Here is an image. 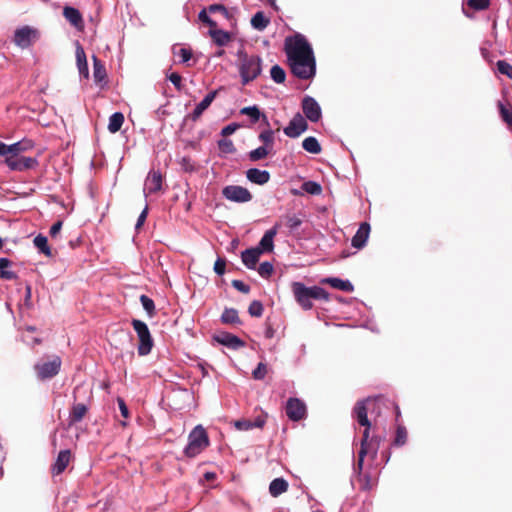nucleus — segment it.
I'll return each mask as SVG.
<instances>
[{
    "label": "nucleus",
    "mask_w": 512,
    "mask_h": 512,
    "mask_svg": "<svg viewBox=\"0 0 512 512\" xmlns=\"http://www.w3.org/2000/svg\"><path fill=\"white\" fill-rule=\"evenodd\" d=\"M285 53L291 72L299 79L308 80L315 76L316 60L311 45L302 34L285 39Z\"/></svg>",
    "instance_id": "f257e3e1"
},
{
    "label": "nucleus",
    "mask_w": 512,
    "mask_h": 512,
    "mask_svg": "<svg viewBox=\"0 0 512 512\" xmlns=\"http://www.w3.org/2000/svg\"><path fill=\"white\" fill-rule=\"evenodd\" d=\"M292 291L297 303L304 309L309 310L313 307L312 300H328V293L318 286L306 287L301 282H293Z\"/></svg>",
    "instance_id": "f03ea898"
},
{
    "label": "nucleus",
    "mask_w": 512,
    "mask_h": 512,
    "mask_svg": "<svg viewBox=\"0 0 512 512\" xmlns=\"http://www.w3.org/2000/svg\"><path fill=\"white\" fill-rule=\"evenodd\" d=\"M239 73L243 85L256 79L262 71V60L256 55L239 52Z\"/></svg>",
    "instance_id": "7ed1b4c3"
},
{
    "label": "nucleus",
    "mask_w": 512,
    "mask_h": 512,
    "mask_svg": "<svg viewBox=\"0 0 512 512\" xmlns=\"http://www.w3.org/2000/svg\"><path fill=\"white\" fill-rule=\"evenodd\" d=\"M210 444L206 430L197 425L188 436V444L184 449V454L188 458H194L199 455Z\"/></svg>",
    "instance_id": "20e7f679"
},
{
    "label": "nucleus",
    "mask_w": 512,
    "mask_h": 512,
    "mask_svg": "<svg viewBox=\"0 0 512 512\" xmlns=\"http://www.w3.org/2000/svg\"><path fill=\"white\" fill-rule=\"evenodd\" d=\"M132 326L139 339L138 354L140 356L148 355L153 347V339L147 324L141 320L133 319Z\"/></svg>",
    "instance_id": "39448f33"
},
{
    "label": "nucleus",
    "mask_w": 512,
    "mask_h": 512,
    "mask_svg": "<svg viewBox=\"0 0 512 512\" xmlns=\"http://www.w3.org/2000/svg\"><path fill=\"white\" fill-rule=\"evenodd\" d=\"M61 365V358L55 355L49 361L36 363L34 370L39 380H46L55 377L59 373Z\"/></svg>",
    "instance_id": "423d86ee"
},
{
    "label": "nucleus",
    "mask_w": 512,
    "mask_h": 512,
    "mask_svg": "<svg viewBox=\"0 0 512 512\" xmlns=\"http://www.w3.org/2000/svg\"><path fill=\"white\" fill-rule=\"evenodd\" d=\"M381 396L376 397H368L364 400L357 401L354 408H353V417L357 420V422L361 426H371V422L368 419V410L370 409V406L375 404L378 401H381Z\"/></svg>",
    "instance_id": "0eeeda50"
},
{
    "label": "nucleus",
    "mask_w": 512,
    "mask_h": 512,
    "mask_svg": "<svg viewBox=\"0 0 512 512\" xmlns=\"http://www.w3.org/2000/svg\"><path fill=\"white\" fill-rule=\"evenodd\" d=\"M4 163L13 171H26L38 166V160L33 157L7 156Z\"/></svg>",
    "instance_id": "6e6552de"
},
{
    "label": "nucleus",
    "mask_w": 512,
    "mask_h": 512,
    "mask_svg": "<svg viewBox=\"0 0 512 512\" xmlns=\"http://www.w3.org/2000/svg\"><path fill=\"white\" fill-rule=\"evenodd\" d=\"M222 194L227 200L237 203H246L252 199L250 191L247 188L238 185H229L224 187Z\"/></svg>",
    "instance_id": "1a4fd4ad"
},
{
    "label": "nucleus",
    "mask_w": 512,
    "mask_h": 512,
    "mask_svg": "<svg viewBox=\"0 0 512 512\" xmlns=\"http://www.w3.org/2000/svg\"><path fill=\"white\" fill-rule=\"evenodd\" d=\"M38 32L37 30L24 26L15 31L14 34V42L17 46L21 48H28L32 45V43L37 38Z\"/></svg>",
    "instance_id": "9d476101"
},
{
    "label": "nucleus",
    "mask_w": 512,
    "mask_h": 512,
    "mask_svg": "<svg viewBox=\"0 0 512 512\" xmlns=\"http://www.w3.org/2000/svg\"><path fill=\"white\" fill-rule=\"evenodd\" d=\"M301 106L305 117L309 121L318 122L321 119V107L313 97L305 96L302 100Z\"/></svg>",
    "instance_id": "9b49d317"
},
{
    "label": "nucleus",
    "mask_w": 512,
    "mask_h": 512,
    "mask_svg": "<svg viewBox=\"0 0 512 512\" xmlns=\"http://www.w3.org/2000/svg\"><path fill=\"white\" fill-rule=\"evenodd\" d=\"M286 415L292 421H299L306 415V405L298 398H289L286 404Z\"/></svg>",
    "instance_id": "f8f14e48"
},
{
    "label": "nucleus",
    "mask_w": 512,
    "mask_h": 512,
    "mask_svg": "<svg viewBox=\"0 0 512 512\" xmlns=\"http://www.w3.org/2000/svg\"><path fill=\"white\" fill-rule=\"evenodd\" d=\"M307 129V121L300 113H297L290 120L288 126L284 128V133L290 138H296Z\"/></svg>",
    "instance_id": "ddd939ff"
},
{
    "label": "nucleus",
    "mask_w": 512,
    "mask_h": 512,
    "mask_svg": "<svg viewBox=\"0 0 512 512\" xmlns=\"http://www.w3.org/2000/svg\"><path fill=\"white\" fill-rule=\"evenodd\" d=\"M220 89H217V90H213L211 92H209L205 97L204 99L195 107V109L193 110V112L191 114H189L186 119H190L192 120L193 122H196L200 119V117L202 116L203 112L208 109V107L211 105V103L214 101V99L216 98V96L218 95V92H219Z\"/></svg>",
    "instance_id": "4468645a"
},
{
    "label": "nucleus",
    "mask_w": 512,
    "mask_h": 512,
    "mask_svg": "<svg viewBox=\"0 0 512 512\" xmlns=\"http://www.w3.org/2000/svg\"><path fill=\"white\" fill-rule=\"evenodd\" d=\"M72 455L71 451L69 449L61 450L58 453V456L56 458V461L51 466V474L52 476H58L62 474L65 469L68 467L70 461H71Z\"/></svg>",
    "instance_id": "2eb2a0df"
},
{
    "label": "nucleus",
    "mask_w": 512,
    "mask_h": 512,
    "mask_svg": "<svg viewBox=\"0 0 512 512\" xmlns=\"http://www.w3.org/2000/svg\"><path fill=\"white\" fill-rule=\"evenodd\" d=\"M280 223H276L271 229L267 230L263 237L261 238L259 245L255 247L257 250L261 251V254L264 252H272L274 249L273 239L278 233Z\"/></svg>",
    "instance_id": "dca6fc26"
},
{
    "label": "nucleus",
    "mask_w": 512,
    "mask_h": 512,
    "mask_svg": "<svg viewBox=\"0 0 512 512\" xmlns=\"http://www.w3.org/2000/svg\"><path fill=\"white\" fill-rule=\"evenodd\" d=\"M214 339L229 348L239 349L245 346V342L234 334L228 332H221L214 336Z\"/></svg>",
    "instance_id": "f3484780"
},
{
    "label": "nucleus",
    "mask_w": 512,
    "mask_h": 512,
    "mask_svg": "<svg viewBox=\"0 0 512 512\" xmlns=\"http://www.w3.org/2000/svg\"><path fill=\"white\" fill-rule=\"evenodd\" d=\"M162 188V175L159 171H150L145 181V195L156 193Z\"/></svg>",
    "instance_id": "a211bd4d"
},
{
    "label": "nucleus",
    "mask_w": 512,
    "mask_h": 512,
    "mask_svg": "<svg viewBox=\"0 0 512 512\" xmlns=\"http://www.w3.org/2000/svg\"><path fill=\"white\" fill-rule=\"evenodd\" d=\"M364 427H365V429L363 431L360 449H365V450L370 451L372 454V457L374 458V457H376V454H377V451L379 448L380 439H378L377 437H372L370 439L369 434H370L371 426H364Z\"/></svg>",
    "instance_id": "6ab92c4d"
},
{
    "label": "nucleus",
    "mask_w": 512,
    "mask_h": 512,
    "mask_svg": "<svg viewBox=\"0 0 512 512\" xmlns=\"http://www.w3.org/2000/svg\"><path fill=\"white\" fill-rule=\"evenodd\" d=\"M370 233V225L367 222L360 224L356 234L352 238V246L361 249L365 246Z\"/></svg>",
    "instance_id": "aec40b11"
},
{
    "label": "nucleus",
    "mask_w": 512,
    "mask_h": 512,
    "mask_svg": "<svg viewBox=\"0 0 512 512\" xmlns=\"http://www.w3.org/2000/svg\"><path fill=\"white\" fill-rule=\"evenodd\" d=\"M63 15L65 19L74 27L82 29L84 26L83 18L78 9L70 6H66L63 9Z\"/></svg>",
    "instance_id": "412c9836"
},
{
    "label": "nucleus",
    "mask_w": 512,
    "mask_h": 512,
    "mask_svg": "<svg viewBox=\"0 0 512 512\" xmlns=\"http://www.w3.org/2000/svg\"><path fill=\"white\" fill-rule=\"evenodd\" d=\"M246 177L252 183L264 185L270 180V173L266 170L251 168L247 170Z\"/></svg>",
    "instance_id": "4be33fe9"
},
{
    "label": "nucleus",
    "mask_w": 512,
    "mask_h": 512,
    "mask_svg": "<svg viewBox=\"0 0 512 512\" xmlns=\"http://www.w3.org/2000/svg\"><path fill=\"white\" fill-rule=\"evenodd\" d=\"M260 255H261L260 250H257L255 247L249 248V249L244 250L241 253V259H242L243 264L248 269H255Z\"/></svg>",
    "instance_id": "5701e85b"
},
{
    "label": "nucleus",
    "mask_w": 512,
    "mask_h": 512,
    "mask_svg": "<svg viewBox=\"0 0 512 512\" xmlns=\"http://www.w3.org/2000/svg\"><path fill=\"white\" fill-rule=\"evenodd\" d=\"M88 412L87 405L83 403H75L71 407L70 413H69V425H74L80 421L83 420V418L86 416Z\"/></svg>",
    "instance_id": "b1692460"
},
{
    "label": "nucleus",
    "mask_w": 512,
    "mask_h": 512,
    "mask_svg": "<svg viewBox=\"0 0 512 512\" xmlns=\"http://www.w3.org/2000/svg\"><path fill=\"white\" fill-rule=\"evenodd\" d=\"M34 148V142L31 139L24 138L16 143L10 145L9 156H20L21 153L29 151Z\"/></svg>",
    "instance_id": "393cba45"
},
{
    "label": "nucleus",
    "mask_w": 512,
    "mask_h": 512,
    "mask_svg": "<svg viewBox=\"0 0 512 512\" xmlns=\"http://www.w3.org/2000/svg\"><path fill=\"white\" fill-rule=\"evenodd\" d=\"M322 283L329 284L331 287L344 292H352L354 290V286L350 281L340 278H326L322 280Z\"/></svg>",
    "instance_id": "a878e982"
},
{
    "label": "nucleus",
    "mask_w": 512,
    "mask_h": 512,
    "mask_svg": "<svg viewBox=\"0 0 512 512\" xmlns=\"http://www.w3.org/2000/svg\"><path fill=\"white\" fill-rule=\"evenodd\" d=\"M288 490V482L283 478H275L269 485V493L273 497H278Z\"/></svg>",
    "instance_id": "bb28decb"
},
{
    "label": "nucleus",
    "mask_w": 512,
    "mask_h": 512,
    "mask_svg": "<svg viewBox=\"0 0 512 512\" xmlns=\"http://www.w3.org/2000/svg\"><path fill=\"white\" fill-rule=\"evenodd\" d=\"M240 113L242 115L249 116L251 118L252 123H257L260 120V118L262 117V119L264 120L266 125L269 126V122L267 120V117L264 114H261L259 108L257 106H255V105L242 108L240 110Z\"/></svg>",
    "instance_id": "cd10ccee"
},
{
    "label": "nucleus",
    "mask_w": 512,
    "mask_h": 512,
    "mask_svg": "<svg viewBox=\"0 0 512 512\" xmlns=\"http://www.w3.org/2000/svg\"><path fill=\"white\" fill-rule=\"evenodd\" d=\"M209 35L218 46H224L231 40L230 33L221 29H209Z\"/></svg>",
    "instance_id": "c85d7f7f"
},
{
    "label": "nucleus",
    "mask_w": 512,
    "mask_h": 512,
    "mask_svg": "<svg viewBox=\"0 0 512 512\" xmlns=\"http://www.w3.org/2000/svg\"><path fill=\"white\" fill-rule=\"evenodd\" d=\"M76 60L80 74L88 76V64L83 47L78 43L76 47Z\"/></svg>",
    "instance_id": "c756f323"
},
{
    "label": "nucleus",
    "mask_w": 512,
    "mask_h": 512,
    "mask_svg": "<svg viewBox=\"0 0 512 512\" xmlns=\"http://www.w3.org/2000/svg\"><path fill=\"white\" fill-rule=\"evenodd\" d=\"M33 243L40 253L44 254L47 257L53 256L51 248L48 245V239L46 236L42 234L37 235L34 238Z\"/></svg>",
    "instance_id": "7c9ffc66"
},
{
    "label": "nucleus",
    "mask_w": 512,
    "mask_h": 512,
    "mask_svg": "<svg viewBox=\"0 0 512 512\" xmlns=\"http://www.w3.org/2000/svg\"><path fill=\"white\" fill-rule=\"evenodd\" d=\"M270 24V19L267 18L262 11L256 12L251 18V25L254 29L262 31Z\"/></svg>",
    "instance_id": "2f4dec72"
},
{
    "label": "nucleus",
    "mask_w": 512,
    "mask_h": 512,
    "mask_svg": "<svg viewBox=\"0 0 512 512\" xmlns=\"http://www.w3.org/2000/svg\"><path fill=\"white\" fill-rule=\"evenodd\" d=\"M302 147L305 151L312 154H319L322 150L318 140L313 136L305 138L302 142Z\"/></svg>",
    "instance_id": "473e14b6"
},
{
    "label": "nucleus",
    "mask_w": 512,
    "mask_h": 512,
    "mask_svg": "<svg viewBox=\"0 0 512 512\" xmlns=\"http://www.w3.org/2000/svg\"><path fill=\"white\" fill-rule=\"evenodd\" d=\"M124 123V115L121 112H115L109 118L108 130L111 133L118 132Z\"/></svg>",
    "instance_id": "72a5a7b5"
},
{
    "label": "nucleus",
    "mask_w": 512,
    "mask_h": 512,
    "mask_svg": "<svg viewBox=\"0 0 512 512\" xmlns=\"http://www.w3.org/2000/svg\"><path fill=\"white\" fill-rule=\"evenodd\" d=\"M12 262L8 258H0V278L6 280L16 279L17 275L10 270H7L10 267Z\"/></svg>",
    "instance_id": "f704fd0d"
},
{
    "label": "nucleus",
    "mask_w": 512,
    "mask_h": 512,
    "mask_svg": "<svg viewBox=\"0 0 512 512\" xmlns=\"http://www.w3.org/2000/svg\"><path fill=\"white\" fill-rule=\"evenodd\" d=\"M221 321L225 324H240L241 321L238 316V312L234 308H226L222 315Z\"/></svg>",
    "instance_id": "c9c22d12"
},
{
    "label": "nucleus",
    "mask_w": 512,
    "mask_h": 512,
    "mask_svg": "<svg viewBox=\"0 0 512 512\" xmlns=\"http://www.w3.org/2000/svg\"><path fill=\"white\" fill-rule=\"evenodd\" d=\"M281 223H284L290 230H296L302 224V219L294 214H286L281 217Z\"/></svg>",
    "instance_id": "e433bc0d"
},
{
    "label": "nucleus",
    "mask_w": 512,
    "mask_h": 512,
    "mask_svg": "<svg viewBox=\"0 0 512 512\" xmlns=\"http://www.w3.org/2000/svg\"><path fill=\"white\" fill-rule=\"evenodd\" d=\"M407 439H408L407 429L405 428V426L398 424L396 427V433H395V438H394L393 444L398 447L403 446L406 444Z\"/></svg>",
    "instance_id": "4c0bfd02"
},
{
    "label": "nucleus",
    "mask_w": 512,
    "mask_h": 512,
    "mask_svg": "<svg viewBox=\"0 0 512 512\" xmlns=\"http://www.w3.org/2000/svg\"><path fill=\"white\" fill-rule=\"evenodd\" d=\"M93 61H94V71H93L94 79L96 82H102L107 76L106 69H105L104 65L102 64V62L96 56L93 57Z\"/></svg>",
    "instance_id": "58836bf2"
},
{
    "label": "nucleus",
    "mask_w": 512,
    "mask_h": 512,
    "mask_svg": "<svg viewBox=\"0 0 512 512\" xmlns=\"http://www.w3.org/2000/svg\"><path fill=\"white\" fill-rule=\"evenodd\" d=\"M271 150L272 149H270L266 146H260L256 149L250 151L248 156L251 161L256 162V161L266 158L268 156V154L271 152Z\"/></svg>",
    "instance_id": "ea45409f"
},
{
    "label": "nucleus",
    "mask_w": 512,
    "mask_h": 512,
    "mask_svg": "<svg viewBox=\"0 0 512 512\" xmlns=\"http://www.w3.org/2000/svg\"><path fill=\"white\" fill-rule=\"evenodd\" d=\"M466 5L473 11H483L489 8L490 0H467Z\"/></svg>",
    "instance_id": "a19ab883"
},
{
    "label": "nucleus",
    "mask_w": 512,
    "mask_h": 512,
    "mask_svg": "<svg viewBox=\"0 0 512 512\" xmlns=\"http://www.w3.org/2000/svg\"><path fill=\"white\" fill-rule=\"evenodd\" d=\"M499 113L501 118L505 123L509 126H512V108L503 104L502 102L498 103Z\"/></svg>",
    "instance_id": "79ce46f5"
},
{
    "label": "nucleus",
    "mask_w": 512,
    "mask_h": 512,
    "mask_svg": "<svg viewBox=\"0 0 512 512\" xmlns=\"http://www.w3.org/2000/svg\"><path fill=\"white\" fill-rule=\"evenodd\" d=\"M259 139H260V141L263 142V144H264L263 146H266V147L272 149L273 144H274V131L271 129L263 130L259 134Z\"/></svg>",
    "instance_id": "37998d69"
},
{
    "label": "nucleus",
    "mask_w": 512,
    "mask_h": 512,
    "mask_svg": "<svg viewBox=\"0 0 512 512\" xmlns=\"http://www.w3.org/2000/svg\"><path fill=\"white\" fill-rule=\"evenodd\" d=\"M302 189L311 195H319L322 192V187L319 183L314 181H306L302 184Z\"/></svg>",
    "instance_id": "c03bdc74"
},
{
    "label": "nucleus",
    "mask_w": 512,
    "mask_h": 512,
    "mask_svg": "<svg viewBox=\"0 0 512 512\" xmlns=\"http://www.w3.org/2000/svg\"><path fill=\"white\" fill-rule=\"evenodd\" d=\"M270 75H271V78L276 83H279V84L283 83L286 78V73H285L284 69L281 68L279 65L272 66V68L270 70Z\"/></svg>",
    "instance_id": "a18cd8bd"
},
{
    "label": "nucleus",
    "mask_w": 512,
    "mask_h": 512,
    "mask_svg": "<svg viewBox=\"0 0 512 512\" xmlns=\"http://www.w3.org/2000/svg\"><path fill=\"white\" fill-rule=\"evenodd\" d=\"M264 311L263 304L258 301L254 300L250 303L248 312L252 317H261Z\"/></svg>",
    "instance_id": "49530a36"
},
{
    "label": "nucleus",
    "mask_w": 512,
    "mask_h": 512,
    "mask_svg": "<svg viewBox=\"0 0 512 512\" xmlns=\"http://www.w3.org/2000/svg\"><path fill=\"white\" fill-rule=\"evenodd\" d=\"M497 70L499 73L507 76L509 79H512V65L504 60H499L496 63Z\"/></svg>",
    "instance_id": "de8ad7c7"
},
{
    "label": "nucleus",
    "mask_w": 512,
    "mask_h": 512,
    "mask_svg": "<svg viewBox=\"0 0 512 512\" xmlns=\"http://www.w3.org/2000/svg\"><path fill=\"white\" fill-rule=\"evenodd\" d=\"M140 302H141L143 308L146 310V312L150 316H153L155 314V304H154V301L151 298H149L146 295H141L140 296Z\"/></svg>",
    "instance_id": "09e8293b"
},
{
    "label": "nucleus",
    "mask_w": 512,
    "mask_h": 512,
    "mask_svg": "<svg viewBox=\"0 0 512 512\" xmlns=\"http://www.w3.org/2000/svg\"><path fill=\"white\" fill-rule=\"evenodd\" d=\"M273 272H274V267L268 261L261 263L258 267V273L263 278H269Z\"/></svg>",
    "instance_id": "8fccbe9b"
},
{
    "label": "nucleus",
    "mask_w": 512,
    "mask_h": 512,
    "mask_svg": "<svg viewBox=\"0 0 512 512\" xmlns=\"http://www.w3.org/2000/svg\"><path fill=\"white\" fill-rule=\"evenodd\" d=\"M218 147L223 153H233L235 152V147L233 142L230 139L223 138L218 141Z\"/></svg>",
    "instance_id": "3c124183"
},
{
    "label": "nucleus",
    "mask_w": 512,
    "mask_h": 512,
    "mask_svg": "<svg viewBox=\"0 0 512 512\" xmlns=\"http://www.w3.org/2000/svg\"><path fill=\"white\" fill-rule=\"evenodd\" d=\"M267 374V365L263 362H260L257 367L252 372V377L255 380H262L265 378Z\"/></svg>",
    "instance_id": "603ef678"
},
{
    "label": "nucleus",
    "mask_w": 512,
    "mask_h": 512,
    "mask_svg": "<svg viewBox=\"0 0 512 512\" xmlns=\"http://www.w3.org/2000/svg\"><path fill=\"white\" fill-rule=\"evenodd\" d=\"M207 10L210 13L220 12L227 19H229L231 16L229 11L222 4H211L208 6Z\"/></svg>",
    "instance_id": "864d4df0"
},
{
    "label": "nucleus",
    "mask_w": 512,
    "mask_h": 512,
    "mask_svg": "<svg viewBox=\"0 0 512 512\" xmlns=\"http://www.w3.org/2000/svg\"><path fill=\"white\" fill-rule=\"evenodd\" d=\"M226 270V259L225 258H217V260L214 263V272L222 276L225 273Z\"/></svg>",
    "instance_id": "5fc2aeb1"
},
{
    "label": "nucleus",
    "mask_w": 512,
    "mask_h": 512,
    "mask_svg": "<svg viewBox=\"0 0 512 512\" xmlns=\"http://www.w3.org/2000/svg\"><path fill=\"white\" fill-rule=\"evenodd\" d=\"M231 284L239 292L244 294H248L250 292V287L241 280H232Z\"/></svg>",
    "instance_id": "6e6d98bb"
},
{
    "label": "nucleus",
    "mask_w": 512,
    "mask_h": 512,
    "mask_svg": "<svg viewBox=\"0 0 512 512\" xmlns=\"http://www.w3.org/2000/svg\"><path fill=\"white\" fill-rule=\"evenodd\" d=\"M235 427L238 430H243V431H247V430L253 429L252 428V424H251V420H248V419H242V420L236 421L235 422Z\"/></svg>",
    "instance_id": "4d7b16f0"
},
{
    "label": "nucleus",
    "mask_w": 512,
    "mask_h": 512,
    "mask_svg": "<svg viewBox=\"0 0 512 512\" xmlns=\"http://www.w3.org/2000/svg\"><path fill=\"white\" fill-rule=\"evenodd\" d=\"M238 128L239 125L236 123L229 124L222 129L221 135L226 138L227 136L233 134Z\"/></svg>",
    "instance_id": "13d9d810"
},
{
    "label": "nucleus",
    "mask_w": 512,
    "mask_h": 512,
    "mask_svg": "<svg viewBox=\"0 0 512 512\" xmlns=\"http://www.w3.org/2000/svg\"><path fill=\"white\" fill-rule=\"evenodd\" d=\"M183 63L188 62L192 58V51L187 48H181L178 52Z\"/></svg>",
    "instance_id": "bf43d9fd"
},
{
    "label": "nucleus",
    "mask_w": 512,
    "mask_h": 512,
    "mask_svg": "<svg viewBox=\"0 0 512 512\" xmlns=\"http://www.w3.org/2000/svg\"><path fill=\"white\" fill-rule=\"evenodd\" d=\"M169 80L173 83L177 90H181V80L182 77L178 73H172L169 75Z\"/></svg>",
    "instance_id": "052dcab7"
},
{
    "label": "nucleus",
    "mask_w": 512,
    "mask_h": 512,
    "mask_svg": "<svg viewBox=\"0 0 512 512\" xmlns=\"http://www.w3.org/2000/svg\"><path fill=\"white\" fill-rule=\"evenodd\" d=\"M147 214H148V207L146 206L144 208V210L141 212V214L139 215L138 219H137V223L135 225V228L138 230L140 229V227H142V225L144 224V222L146 221V218H147Z\"/></svg>",
    "instance_id": "680f3d73"
},
{
    "label": "nucleus",
    "mask_w": 512,
    "mask_h": 512,
    "mask_svg": "<svg viewBox=\"0 0 512 512\" xmlns=\"http://www.w3.org/2000/svg\"><path fill=\"white\" fill-rule=\"evenodd\" d=\"M117 402H118V405H119V409H120L121 415H122L124 418H128V416H129V411H128V408H127V406H126L125 401H124L122 398H118V399H117Z\"/></svg>",
    "instance_id": "e2e57ef3"
},
{
    "label": "nucleus",
    "mask_w": 512,
    "mask_h": 512,
    "mask_svg": "<svg viewBox=\"0 0 512 512\" xmlns=\"http://www.w3.org/2000/svg\"><path fill=\"white\" fill-rule=\"evenodd\" d=\"M62 221L55 222L50 228V236L55 238L62 228Z\"/></svg>",
    "instance_id": "0e129e2a"
},
{
    "label": "nucleus",
    "mask_w": 512,
    "mask_h": 512,
    "mask_svg": "<svg viewBox=\"0 0 512 512\" xmlns=\"http://www.w3.org/2000/svg\"><path fill=\"white\" fill-rule=\"evenodd\" d=\"M368 453H371L370 451L368 450H365V449H360L359 453H358V461H357V468L359 470L362 469L363 467V463H364V458L365 456L368 454Z\"/></svg>",
    "instance_id": "69168bd1"
},
{
    "label": "nucleus",
    "mask_w": 512,
    "mask_h": 512,
    "mask_svg": "<svg viewBox=\"0 0 512 512\" xmlns=\"http://www.w3.org/2000/svg\"><path fill=\"white\" fill-rule=\"evenodd\" d=\"M181 165L182 168L187 172H192L195 169L194 165L191 163L190 158L187 157L182 158Z\"/></svg>",
    "instance_id": "338daca9"
},
{
    "label": "nucleus",
    "mask_w": 512,
    "mask_h": 512,
    "mask_svg": "<svg viewBox=\"0 0 512 512\" xmlns=\"http://www.w3.org/2000/svg\"><path fill=\"white\" fill-rule=\"evenodd\" d=\"M265 422L266 418L264 416H258L254 421H251L252 428H262Z\"/></svg>",
    "instance_id": "774afa93"
}]
</instances>
